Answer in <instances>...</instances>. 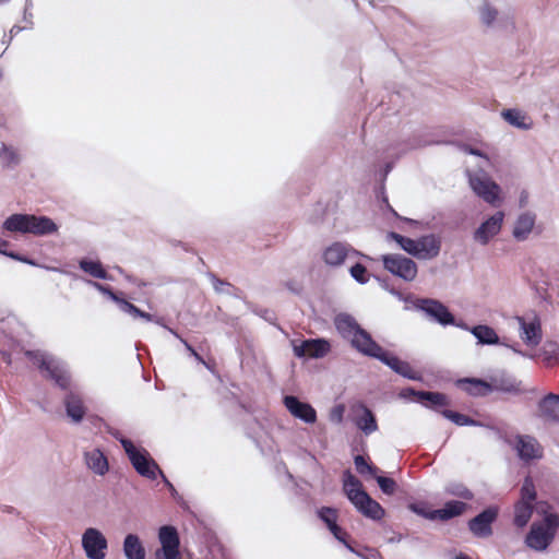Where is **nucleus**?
Returning <instances> with one entry per match:
<instances>
[{"label": "nucleus", "instance_id": "f257e3e1", "mask_svg": "<svg viewBox=\"0 0 559 559\" xmlns=\"http://www.w3.org/2000/svg\"><path fill=\"white\" fill-rule=\"evenodd\" d=\"M343 491L355 509L365 518L380 521L385 514L382 506L364 489L361 481L350 471L343 474Z\"/></svg>", "mask_w": 559, "mask_h": 559}, {"label": "nucleus", "instance_id": "f03ea898", "mask_svg": "<svg viewBox=\"0 0 559 559\" xmlns=\"http://www.w3.org/2000/svg\"><path fill=\"white\" fill-rule=\"evenodd\" d=\"M0 334L9 349H33L32 347L36 346L35 336L13 313L0 316Z\"/></svg>", "mask_w": 559, "mask_h": 559}, {"label": "nucleus", "instance_id": "7ed1b4c3", "mask_svg": "<svg viewBox=\"0 0 559 559\" xmlns=\"http://www.w3.org/2000/svg\"><path fill=\"white\" fill-rule=\"evenodd\" d=\"M334 324L340 335L349 342L354 349H382L352 316L340 313L335 317Z\"/></svg>", "mask_w": 559, "mask_h": 559}, {"label": "nucleus", "instance_id": "20e7f679", "mask_svg": "<svg viewBox=\"0 0 559 559\" xmlns=\"http://www.w3.org/2000/svg\"><path fill=\"white\" fill-rule=\"evenodd\" d=\"M120 443L138 474L152 480L156 479L157 476L160 475L169 489L174 490L173 485L164 476L163 472L158 467L157 463L151 457L147 450L141 447H135L129 439H120Z\"/></svg>", "mask_w": 559, "mask_h": 559}, {"label": "nucleus", "instance_id": "39448f33", "mask_svg": "<svg viewBox=\"0 0 559 559\" xmlns=\"http://www.w3.org/2000/svg\"><path fill=\"white\" fill-rule=\"evenodd\" d=\"M558 526V515L555 513L546 514L542 523L535 522L531 525L525 537V545L535 551H545L552 543Z\"/></svg>", "mask_w": 559, "mask_h": 559}, {"label": "nucleus", "instance_id": "423d86ee", "mask_svg": "<svg viewBox=\"0 0 559 559\" xmlns=\"http://www.w3.org/2000/svg\"><path fill=\"white\" fill-rule=\"evenodd\" d=\"M25 356L37 366L43 377L51 379L61 389H68L70 374L62 362L46 357L41 352H25Z\"/></svg>", "mask_w": 559, "mask_h": 559}, {"label": "nucleus", "instance_id": "0eeeda50", "mask_svg": "<svg viewBox=\"0 0 559 559\" xmlns=\"http://www.w3.org/2000/svg\"><path fill=\"white\" fill-rule=\"evenodd\" d=\"M500 438L516 452L518 457L524 463L537 461L544 456L543 445L533 436L518 433L513 438L508 436H500Z\"/></svg>", "mask_w": 559, "mask_h": 559}, {"label": "nucleus", "instance_id": "6e6552de", "mask_svg": "<svg viewBox=\"0 0 559 559\" xmlns=\"http://www.w3.org/2000/svg\"><path fill=\"white\" fill-rule=\"evenodd\" d=\"M81 546L87 559H106L108 540L97 527H87L81 536Z\"/></svg>", "mask_w": 559, "mask_h": 559}, {"label": "nucleus", "instance_id": "1a4fd4ad", "mask_svg": "<svg viewBox=\"0 0 559 559\" xmlns=\"http://www.w3.org/2000/svg\"><path fill=\"white\" fill-rule=\"evenodd\" d=\"M469 186L487 203L495 204L499 201L500 187L484 171L469 174Z\"/></svg>", "mask_w": 559, "mask_h": 559}, {"label": "nucleus", "instance_id": "9d476101", "mask_svg": "<svg viewBox=\"0 0 559 559\" xmlns=\"http://www.w3.org/2000/svg\"><path fill=\"white\" fill-rule=\"evenodd\" d=\"M382 261L386 271L404 281L411 282L417 275V265L409 258L401 254H385L382 257Z\"/></svg>", "mask_w": 559, "mask_h": 559}, {"label": "nucleus", "instance_id": "9b49d317", "mask_svg": "<svg viewBox=\"0 0 559 559\" xmlns=\"http://www.w3.org/2000/svg\"><path fill=\"white\" fill-rule=\"evenodd\" d=\"M158 539L162 547L156 550L155 559H180L179 536L175 527L162 526L158 532Z\"/></svg>", "mask_w": 559, "mask_h": 559}, {"label": "nucleus", "instance_id": "f8f14e48", "mask_svg": "<svg viewBox=\"0 0 559 559\" xmlns=\"http://www.w3.org/2000/svg\"><path fill=\"white\" fill-rule=\"evenodd\" d=\"M415 306L419 310L424 311L425 314L432 321H436L442 325H450L454 323V316L439 300L421 298L416 301Z\"/></svg>", "mask_w": 559, "mask_h": 559}, {"label": "nucleus", "instance_id": "ddd939ff", "mask_svg": "<svg viewBox=\"0 0 559 559\" xmlns=\"http://www.w3.org/2000/svg\"><path fill=\"white\" fill-rule=\"evenodd\" d=\"M283 404L289 414L304 421L305 424H314L317 421V411L307 402L300 401L295 395H285Z\"/></svg>", "mask_w": 559, "mask_h": 559}, {"label": "nucleus", "instance_id": "4468645a", "mask_svg": "<svg viewBox=\"0 0 559 559\" xmlns=\"http://www.w3.org/2000/svg\"><path fill=\"white\" fill-rule=\"evenodd\" d=\"M498 516V509L489 507L469 520L468 528L476 537H488L492 534L491 524Z\"/></svg>", "mask_w": 559, "mask_h": 559}, {"label": "nucleus", "instance_id": "2eb2a0df", "mask_svg": "<svg viewBox=\"0 0 559 559\" xmlns=\"http://www.w3.org/2000/svg\"><path fill=\"white\" fill-rule=\"evenodd\" d=\"M521 338L528 346H537L543 337L540 320L536 314L519 317Z\"/></svg>", "mask_w": 559, "mask_h": 559}, {"label": "nucleus", "instance_id": "dca6fc26", "mask_svg": "<svg viewBox=\"0 0 559 559\" xmlns=\"http://www.w3.org/2000/svg\"><path fill=\"white\" fill-rule=\"evenodd\" d=\"M353 423L366 436L378 430V424L372 411L364 403H358L353 407Z\"/></svg>", "mask_w": 559, "mask_h": 559}, {"label": "nucleus", "instance_id": "f3484780", "mask_svg": "<svg viewBox=\"0 0 559 559\" xmlns=\"http://www.w3.org/2000/svg\"><path fill=\"white\" fill-rule=\"evenodd\" d=\"M63 405L67 417L73 424H80L87 412V407L82 395L79 392L70 391L63 397Z\"/></svg>", "mask_w": 559, "mask_h": 559}, {"label": "nucleus", "instance_id": "a211bd4d", "mask_svg": "<svg viewBox=\"0 0 559 559\" xmlns=\"http://www.w3.org/2000/svg\"><path fill=\"white\" fill-rule=\"evenodd\" d=\"M83 460L88 471L97 476H105L109 472V462L99 448L84 450Z\"/></svg>", "mask_w": 559, "mask_h": 559}, {"label": "nucleus", "instance_id": "6ab92c4d", "mask_svg": "<svg viewBox=\"0 0 559 559\" xmlns=\"http://www.w3.org/2000/svg\"><path fill=\"white\" fill-rule=\"evenodd\" d=\"M504 214L497 212L485 221L475 231L474 238L476 241L486 245L493 236H496L502 226Z\"/></svg>", "mask_w": 559, "mask_h": 559}, {"label": "nucleus", "instance_id": "aec40b11", "mask_svg": "<svg viewBox=\"0 0 559 559\" xmlns=\"http://www.w3.org/2000/svg\"><path fill=\"white\" fill-rule=\"evenodd\" d=\"M441 249V240L435 235H426L416 239L414 257L421 260L436 258Z\"/></svg>", "mask_w": 559, "mask_h": 559}, {"label": "nucleus", "instance_id": "412c9836", "mask_svg": "<svg viewBox=\"0 0 559 559\" xmlns=\"http://www.w3.org/2000/svg\"><path fill=\"white\" fill-rule=\"evenodd\" d=\"M32 215L28 213H13L2 222L1 228L9 233L32 234Z\"/></svg>", "mask_w": 559, "mask_h": 559}, {"label": "nucleus", "instance_id": "4be33fe9", "mask_svg": "<svg viewBox=\"0 0 559 559\" xmlns=\"http://www.w3.org/2000/svg\"><path fill=\"white\" fill-rule=\"evenodd\" d=\"M467 504L459 500L447 501L441 509L430 510V520L449 521L456 518L466 510Z\"/></svg>", "mask_w": 559, "mask_h": 559}, {"label": "nucleus", "instance_id": "5701e85b", "mask_svg": "<svg viewBox=\"0 0 559 559\" xmlns=\"http://www.w3.org/2000/svg\"><path fill=\"white\" fill-rule=\"evenodd\" d=\"M456 385L472 396H485L493 390L490 383L475 378L459 379Z\"/></svg>", "mask_w": 559, "mask_h": 559}, {"label": "nucleus", "instance_id": "b1692460", "mask_svg": "<svg viewBox=\"0 0 559 559\" xmlns=\"http://www.w3.org/2000/svg\"><path fill=\"white\" fill-rule=\"evenodd\" d=\"M408 395L416 396L418 401L428 402L433 407L447 406L449 404L447 395L440 392L416 391L412 388L402 391V396L406 397Z\"/></svg>", "mask_w": 559, "mask_h": 559}, {"label": "nucleus", "instance_id": "393cba45", "mask_svg": "<svg viewBox=\"0 0 559 559\" xmlns=\"http://www.w3.org/2000/svg\"><path fill=\"white\" fill-rule=\"evenodd\" d=\"M59 225L49 216L32 215V235L49 236L58 231Z\"/></svg>", "mask_w": 559, "mask_h": 559}, {"label": "nucleus", "instance_id": "a878e982", "mask_svg": "<svg viewBox=\"0 0 559 559\" xmlns=\"http://www.w3.org/2000/svg\"><path fill=\"white\" fill-rule=\"evenodd\" d=\"M79 267L84 273L91 275L94 278L103 281H112V276L105 270L103 263L99 260H93L87 257L79 260Z\"/></svg>", "mask_w": 559, "mask_h": 559}, {"label": "nucleus", "instance_id": "bb28decb", "mask_svg": "<svg viewBox=\"0 0 559 559\" xmlns=\"http://www.w3.org/2000/svg\"><path fill=\"white\" fill-rule=\"evenodd\" d=\"M538 407L543 418L559 423V395L548 394L539 402Z\"/></svg>", "mask_w": 559, "mask_h": 559}, {"label": "nucleus", "instance_id": "cd10ccee", "mask_svg": "<svg viewBox=\"0 0 559 559\" xmlns=\"http://www.w3.org/2000/svg\"><path fill=\"white\" fill-rule=\"evenodd\" d=\"M348 254V248L342 242H334L323 251V260L330 266H340Z\"/></svg>", "mask_w": 559, "mask_h": 559}, {"label": "nucleus", "instance_id": "c85d7f7f", "mask_svg": "<svg viewBox=\"0 0 559 559\" xmlns=\"http://www.w3.org/2000/svg\"><path fill=\"white\" fill-rule=\"evenodd\" d=\"M122 549L127 559H145V548L135 534H128L124 537Z\"/></svg>", "mask_w": 559, "mask_h": 559}, {"label": "nucleus", "instance_id": "c756f323", "mask_svg": "<svg viewBox=\"0 0 559 559\" xmlns=\"http://www.w3.org/2000/svg\"><path fill=\"white\" fill-rule=\"evenodd\" d=\"M21 155L17 150L7 143H1L0 165L3 169L13 170L21 164Z\"/></svg>", "mask_w": 559, "mask_h": 559}, {"label": "nucleus", "instance_id": "7c9ffc66", "mask_svg": "<svg viewBox=\"0 0 559 559\" xmlns=\"http://www.w3.org/2000/svg\"><path fill=\"white\" fill-rule=\"evenodd\" d=\"M533 512H534V506L533 504H530V503H526V502H521V501H516L514 503V516H513V524L518 527V528H523L525 527L532 515H533Z\"/></svg>", "mask_w": 559, "mask_h": 559}, {"label": "nucleus", "instance_id": "2f4dec72", "mask_svg": "<svg viewBox=\"0 0 559 559\" xmlns=\"http://www.w3.org/2000/svg\"><path fill=\"white\" fill-rule=\"evenodd\" d=\"M523 357L550 368L559 365V352H519Z\"/></svg>", "mask_w": 559, "mask_h": 559}, {"label": "nucleus", "instance_id": "473e14b6", "mask_svg": "<svg viewBox=\"0 0 559 559\" xmlns=\"http://www.w3.org/2000/svg\"><path fill=\"white\" fill-rule=\"evenodd\" d=\"M535 224V218L531 214L521 215L514 226L513 236L518 240H524L532 231Z\"/></svg>", "mask_w": 559, "mask_h": 559}, {"label": "nucleus", "instance_id": "72a5a7b5", "mask_svg": "<svg viewBox=\"0 0 559 559\" xmlns=\"http://www.w3.org/2000/svg\"><path fill=\"white\" fill-rule=\"evenodd\" d=\"M119 309L121 311H123L124 313H128L130 314L131 317H133L134 319H144L145 321L150 322L153 320L154 316L142 310L141 308H139L138 306H135L134 304L128 301L126 298H124V294L121 296V298L119 299V301L117 302Z\"/></svg>", "mask_w": 559, "mask_h": 559}, {"label": "nucleus", "instance_id": "f704fd0d", "mask_svg": "<svg viewBox=\"0 0 559 559\" xmlns=\"http://www.w3.org/2000/svg\"><path fill=\"white\" fill-rule=\"evenodd\" d=\"M502 117L510 124L520 128V129H530L531 121H528V117L518 109H507L502 111Z\"/></svg>", "mask_w": 559, "mask_h": 559}, {"label": "nucleus", "instance_id": "c9c22d12", "mask_svg": "<svg viewBox=\"0 0 559 559\" xmlns=\"http://www.w3.org/2000/svg\"><path fill=\"white\" fill-rule=\"evenodd\" d=\"M442 416L449 420H451L456 426H475V427H483L484 424L471 418L467 415L461 414L459 412H454L451 409H443L441 412Z\"/></svg>", "mask_w": 559, "mask_h": 559}, {"label": "nucleus", "instance_id": "e433bc0d", "mask_svg": "<svg viewBox=\"0 0 559 559\" xmlns=\"http://www.w3.org/2000/svg\"><path fill=\"white\" fill-rule=\"evenodd\" d=\"M472 332L481 344L493 345L499 341L496 331L488 325H477Z\"/></svg>", "mask_w": 559, "mask_h": 559}, {"label": "nucleus", "instance_id": "4c0bfd02", "mask_svg": "<svg viewBox=\"0 0 559 559\" xmlns=\"http://www.w3.org/2000/svg\"><path fill=\"white\" fill-rule=\"evenodd\" d=\"M536 498L537 492L534 481L530 476H527L524 478L523 484L521 486L520 499L518 501L526 502L534 506Z\"/></svg>", "mask_w": 559, "mask_h": 559}, {"label": "nucleus", "instance_id": "58836bf2", "mask_svg": "<svg viewBox=\"0 0 559 559\" xmlns=\"http://www.w3.org/2000/svg\"><path fill=\"white\" fill-rule=\"evenodd\" d=\"M365 355L373 357L384 365L389 366L394 372L397 370V367L401 362V359L397 358L393 352H361Z\"/></svg>", "mask_w": 559, "mask_h": 559}, {"label": "nucleus", "instance_id": "ea45409f", "mask_svg": "<svg viewBox=\"0 0 559 559\" xmlns=\"http://www.w3.org/2000/svg\"><path fill=\"white\" fill-rule=\"evenodd\" d=\"M86 283L90 284L91 286H93L95 289H97L103 295H105L108 299H110L115 304H117L119 301V299L121 298V296L123 295L122 292H116L109 285L94 282L92 280H87Z\"/></svg>", "mask_w": 559, "mask_h": 559}, {"label": "nucleus", "instance_id": "a19ab883", "mask_svg": "<svg viewBox=\"0 0 559 559\" xmlns=\"http://www.w3.org/2000/svg\"><path fill=\"white\" fill-rule=\"evenodd\" d=\"M209 276L213 283V287L218 294H228L237 296L236 292H239L238 288L231 286L228 282L219 280L214 273H209Z\"/></svg>", "mask_w": 559, "mask_h": 559}, {"label": "nucleus", "instance_id": "79ce46f5", "mask_svg": "<svg viewBox=\"0 0 559 559\" xmlns=\"http://www.w3.org/2000/svg\"><path fill=\"white\" fill-rule=\"evenodd\" d=\"M354 463L356 471L361 475H370L376 476V474L379 472V468L372 464H369L362 455H356L354 457Z\"/></svg>", "mask_w": 559, "mask_h": 559}, {"label": "nucleus", "instance_id": "37998d69", "mask_svg": "<svg viewBox=\"0 0 559 559\" xmlns=\"http://www.w3.org/2000/svg\"><path fill=\"white\" fill-rule=\"evenodd\" d=\"M296 357L306 366L308 370H312L314 366L311 364L323 358L328 352H294Z\"/></svg>", "mask_w": 559, "mask_h": 559}, {"label": "nucleus", "instance_id": "c03bdc74", "mask_svg": "<svg viewBox=\"0 0 559 559\" xmlns=\"http://www.w3.org/2000/svg\"><path fill=\"white\" fill-rule=\"evenodd\" d=\"M318 518L326 525L328 528L337 522V510L331 507H322L317 511Z\"/></svg>", "mask_w": 559, "mask_h": 559}, {"label": "nucleus", "instance_id": "a18cd8bd", "mask_svg": "<svg viewBox=\"0 0 559 559\" xmlns=\"http://www.w3.org/2000/svg\"><path fill=\"white\" fill-rule=\"evenodd\" d=\"M389 237L393 240H395L403 250L408 252L409 254L414 255L415 248H416V239H412L405 236H402L397 233H390Z\"/></svg>", "mask_w": 559, "mask_h": 559}, {"label": "nucleus", "instance_id": "49530a36", "mask_svg": "<svg viewBox=\"0 0 559 559\" xmlns=\"http://www.w3.org/2000/svg\"><path fill=\"white\" fill-rule=\"evenodd\" d=\"M447 492L451 496H455L465 500H472L474 498L473 492L463 484H450L447 487Z\"/></svg>", "mask_w": 559, "mask_h": 559}, {"label": "nucleus", "instance_id": "de8ad7c7", "mask_svg": "<svg viewBox=\"0 0 559 559\" xmlns=\"http://www.w3.org/2000/svg\"><path fill=\"white\" fill-rule=\"evenodd\" d=\"M372 477L377 480V483L383 493L391 496L395 492L396 483L394 479H392L390 477L378 475V473L376 474V476H372Z\"/></svg>", "mask_w": 559, "mask_h": 559}, {"label": "nucleus", "instance_id": "09e8293b", "mask_svg": "<svg viewBox=\"0 0 559 559\" xmlns=\"http://www.w3.org/2000/svg\"><path fill=\"white\" fill-rule=\"evenodd\" d=\"M294 349H330V343L325 340H307L300 346L294 345Z\"/></svg>", "mask_w": 559, "mask_h": 559}, {"label": "nucleus", "instance_id": "8fccbe9b", "mask_svg": "<svg viewBox=\"0 0 559 559\" xmlns=\"http://www.w3.org/2000/svg\"><path fill=\"white\" fill-rule=\"evenodd\" d=\"M332 535L341 542L349 551L355 552L356 550L347 543L346 533L342 530L341 526L337 525V522L329 528ZM358 556L362 557L361 554L357 552Z\"/></svg>", "mask_w": 559, "mask_h": 559}, {"label": "nucleus", "instance_id": "3c124183", "mask_svg": "<svg viewBox=\"0 0 559 559\" xmlns=\"http://www.w3.org/2000/svg\"><path fill=\"white\" fill-rule=\"evenodd\" d=\"M396 373L401 374L402 377L409 379V380H419L420 376L417 371H415L411 365L406 361L401 360Z\"/></svg>", "mask_w": 559, "mask_h": 559}, {"label": "nucleus", "instance_id": "603ef678", "mask_svg": "<svg viewBox=\"0 0 559 559\" xmlns=\"http://www.w3.org/2000/svg\"><path fill=\"white\" fill-rule=\"evenodd\" d=\"M350 275L361 284H365L369 281L368 271L366 266L360 263H356L350 267Z\"/></svg>", "mask_w": 559, "mask_h": 559}, {"label": "nucleus", "instance_id": "864d4df0", "mask_svg": "<svg viewBox=\"0 0 559 559\" xmlns=\"http://www.w3.org/2000/svg\"><path fill=\"white\" fill-rule=\"evenodd\" d=\"M496 389L502 392L508 393H520V383L514 379H502L499 384L496 385Z\"/></svg>", "mask_w": 559, "mask_h": 559}, {"label": "nucleus", "instance_id": "5fc2aeb1", "mask_svg": "<svg viewBox=\"0 0 559 559\" xmlns=\"http://www.w3.org/2000/svg\"><path fill=\"white\" fill-rule=\"evenodd\" d=\"M344 414L345 406L343 404H337L331 408L329 418L332 423L340 425L343 423Z\"/></svg>", "mask_w": 559, "mask_h": 559}, {"label": "nucleus", "instance_id": "6e6d98bb", "mask_svg": "<svg viewBox=\"0 0 559 559\" xmlns=\"http://www.w3.org/2000/svg\"><path fill=\"white\" fill-rule=\"evenodd\" d=\"M498 12L496 9L485 5L481 10L480 19L481 22L486 25H490L497 17Z\"/></svg>", "mask_w": 559, "mask_h": 559}, {"label": "nucleus", "instance_id": "4d7b16f0", "mask_svg": "<svg viewBox=\"0 0 559 559\" xmlns=\"http://www.w3.org/2000/svg\"><path fill=\"white\" fill-rule=\"evenodd\" d=\"M9 258L12 260L19 261L21 263L28 264L31 266H36V267L40 266L39 263L35 259H33L26 254L20 253L17 251L10 252Z\"/></svg>", "mask_w": 559, "mask_h": 559}, {"label": "nucleus", "instance_id": "13d9d810", "mask_svg": "<svg viewBox=\"0 0 559 559\" xmlns=\"http://www.w3.org/2000/svg\"><path fill=\"white\" fill-rule=\"evenodd\" d=\"M156 323H158L159 325H162L163 328L167 329V331L173 334L175 337L179 338V341L182 343V345L185 346V349L187 350H190V349H195L187 340L182 338L181 336H179L177 334V332H175L174 330H171L170 328H167L165 326L163 323H162V319L157 318L156 319Z\"/></svg>", "mask_w": 559, "mask_h": 559}, {"label": "nucleus", "instance_id": "bf43d9fd", "mask_svg": "<svg viewBox=\"0 0 559 559\" xmlns=\"http://www.w3.org/2000/svg\"><path fill=\"white\" fill-rule=\"evenodd\" d=\"M409 509H411L414 513H416V514H418V515H420V516H423V518H425V519L430 520V516H429L430 511H427L425 508H423V507H420V506H418V504L412 503V504L409 506Z\"/></svg>", "mask_w": 559, "mask_h": 559}, {"label": "nucleus", "instance_id": "052dcab7", "mask_svg": "<svg viewBox=\"0 0 559 559\" xmlns=\"http://www.w3.org/2000/svg\"><path fill=\"white\" fill-rule=\"evenodd\" d=\"M9 241L0 238V254L9 258L10 252H14L13 250H9Z\"/></svg>", "mask_w": 559, "mask_h": 559}, {"label": "nucleus", "instance_id": "680f3d73", "mask_svg": "<svg viewBox=\"0 0 559 559\" xmlns=\"http://www.w3.org/2000/svg\"><path fill=\"white\" fill-rule=\"evenodd\" d=\"M25 29H28L27 26H20L17 24H14L10 31H9V36L14 38L19 33L25 31Z\"/></svg>", "mask_w": 559, "mask_h": 559}, {"label": "nucleus", "instance_id": "e2e57ef3", "mask_svg": "<svg viewBox=\"0 0 559 559\" xmlns=\"http://www.w3.org/2000/svg\"><path fill=\"white\" fill-rule=\"evenodd\" d=\"M402 539H403V535L401 533H393V535L391 537H389L386 539V542L389 544H397V543L402 542Z\"/></svg>", "mask_w": 559, "mask_h": 559}, {"label": "nucleus", "instance_id": "0e129e2a", "mask_svg": "<svg viewBox=\"0 0 559 559\" xmlns=\"http://www.w3.org/2000/svg\"><path fill=\"white\" fill-rule=\"evenodd\" d=\"M191 355H192L195 359H198V360L202 361V362L206 366V368H207V369H210V370H212V371H213V367H212V365H211L209 361H205V360H204V358H203L202 356H200V355H199V352L193 350V352H191Z\"/></svg>", "mask_w": 559, "mask_h": 559}, {"label": "nucleus", "instance_id": "69168bd1", "mask_svg": "<svg viewBox=\"0 0 559 559\" xmlns=\"http://www.w3.org/2000/svg\"><path fill=\"white\" fill-rule=\"evenodd\" d=\"M23 21L26 22V26L28 27V29L33 28L34 22H33V13L32 12H27L26 19L23 17Z\"/></svg>", "mask_w": 559, "mask_h": 559}, {"label": "nucleus", "instance_id": "338daca9", "mask_svg": "<svg viewBox=\"0 0 559 559\" xmlns=\"http://www.w3.org/2000/svg\"><path fill=\"white\" fill-rule=\"evenodd\" d=\"M33 7H34L33 0H25L24 10H23L24 19H26V13L31 12Z\"/></svg>", "mask_w": 559, "mask_h": 559}, {"label": "nucleus", "instance_id": "774afa93", "mask_svg": "<svg viewBox=\"0 0 559 559\" xmlns=\"http://www.w3.org/2000/svg\"><path fill=\"white\" fill-rule=\"evenodd\" d=\"M368 551H369V556L365 557V559H376V558L380 557V554L374 549H369Z\"/></svg>", "mask_w": 559, "mask_h": 559}]
</instances>
